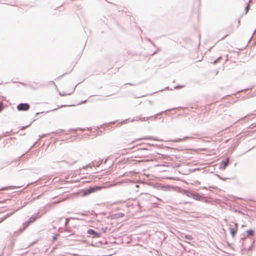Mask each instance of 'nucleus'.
I'll return each mask as SVG.
<instances>
[{
    "instance_id": "obj_12",
    "label": "nucleus",
    "mask_w": 256,
    "mask_h": 256,
    "mask_svg": "<svg viewBox=\"0 0 256 256\" xmlns=\"http://www.w3.org/2000/svg\"><path fill=\"white\" fill-rule=\"evenodd\" d=\"M228 35V34H226V35L224 36V37L222 38V39L226 37Z\"/></svg>"
},
{
    "instance_id": "obj_11",
    "label": "nucleus",
    "mask_w": 256,
    "mask_h": 256,
    "mask_svg": "<svg viewBox=\"0 0 256 256\" xmlns=\"http://www.w3.org/2000/svg\"><path fill=\"white\" fill-rule=\"evenodd\" d=\"M7 189V188H0V190H6Z\"/></svg>"
},
{
    "instance_id": "obj_9",
    "label": "nucleus",
    "mask_w": 256,
    "mask_h": 256,
    "mask_svg": "<svg viewBox=\"0 0 256 256\" xmlns=\"http://www.w3.org/2000/svg\"><path fill=\"white\" fill-rule=\"evenodd\" d=\"M185 238L186 239H188V240H192V237L190 236H186Z\"/></svg>"
},
{
    "instance_id": "obj_10",
    "label": "nucleus",
    "mask_w": 256,
    "mask_h": 256,
    "mask_svg": "<svg viewBox=\"0 0 256 256\" xmlns=\"http://www.w3.org/2000/svg\"><path fill=\"white\" fill-rule=\"evenodd\" d=\"M6 201H7V200H4L0 201V204H4V203H5Z\"/></svg>"
},
{
    "instance_id": "obj_13",
    "label": "nucleus",
    "mask_w": 256,
    "mask_h": 256,
    "mask_svg": "<svg viewBox=\"0 0 256 256\" xmlns=\"http://www.w3.org/2000/svg\"><path fill=\"white\" fill-rule=\"evenodd\" d=\"M195 196L197 197V196H193V198H195Z\"/></svg>"
},
{
    "instance_id": "obj_4",
    "label": "nucleus",
    "mask_w": 256,
    "mask_h": 256,
    "mask_svg": "<svg viewBox=\"0 0 256 256\" xmlns=\"http://www.w3.org/2000/svg\"><path fill=\"white\" fill-rule=\"evenodd\" d=\"M88 234L92 235L93 238H99L100 236V234L96 232L92 229H89L88 230Z\"/></svg>"
},
{
    "instance_id": "obj_14",
    "label": "nucleus",
    "mask_w": 256,
    "mask_h": 256,
    "mask_svg": "<svg viewBox=\"0 0 256 256\" xmlns=\"http://www.w3.org/2000/svg\"><path fill=\"white\" fill-rule=\"evenodd\" d=\"M138 162H142V160H138Z\"/></svg>"
},
{
    "instance_id": "obj_8",
    "label": "nucleus",
    "mask_w": 256,
    "mask_h": 256,
    "mask_svg": "<svg viewBox=\"0 0 256 256\" xmlns=\"http://www.w3.org/2000/svg\"><path fill=\"white\" fill-rule=\"evenodd\" d=\"M4 108V106L2 103L0 102V112H1Z\"/></svg>"
},
{
    "instance_id": "obj_3",
    "label": "nucleus",
    "mask_w": 256,
    "mask_h": 256,
    "mask_svg": "<svg viewBox=\"0 0 256 256\" xmlns=\"http://www.w3.org/2000/svg\"><path fill=\"white\" fill-rule=\"evenodd\" d=\"M238 231V224L236 223L234 224V226L230 228V232L232 237L234 236L236 232Z\"/></svg>"
},
{
    "instance_id": "obj_7",
    "label": "nucleus",
    "mask_w": 256,
    "mask_h": 256,
    "mask_svg": "<svg viewBox=\"0 0 256 256\" xmlns=\"http://www.w3.org/2000/svg\"><path fill=\"white\" fill-rule=\"evenodd\" d=\"M194 59L195 60V62H200L202 60V56H198V58H194Z\"/></svg>"
},
{
    "instance_id": "obj_2",
    "label": "nucleus",
    "mask_w": 256,
    "mask_h": 256,
    "mask_svg": "<svg viewBox=\"0 0 256 256\" xmlns=\"http://www.w3.org/2000/svg\"><path fill=\"white\" fill-rule=\"evenodd\" d=\"M30 106L27 103H22L17 106V109L19 111H26L30 109Z\"/></svg>"
},
{
    "instance_id": "obj_5",
    "label": "nucleus",
    "mask_w": 256,
    "mask_h": 256,
    "mask_svg": "<svg viewBox=\"0 0 256 256\" xmlns=\"http://www.w3.org/2000/svg\"><path fill=\"white\" fill-rule=\"evenodd\" d=\"M229 159L228 158L226 160L223 161L220 164V168H224L228 165V162Z\"/></svg>"
},
{
    "instance_id": "obj_1",
    "label": "nucleus",
    "mask_w": 256,
    "mask_h": 256,
    "mask_svg": "<svg viewBox=\"0 0 256 256\" xmlns=\"http://www.w3.org/2000/svg\"><path fill=\"white\" fill-rule=\"evenodd\" d=\"M116 184H109V185H108V186H95L94 187H92V188H90L86 190H85L83 194H82V196H84L88 194H89L91 193H92V192H96V191H98V190H102V188H108V187H110V186H115L116 185Z\"/></svg>"
},
{
    "instance_id": "obj_6",
    "label": "nucleus",
    "mask_w": 256,
    "mask_h": 256,
    "mask_svg": "<svg viewBox=\"0 0 256 256\" xmlns=\"http://www.w3.org/2000/svg\"><path fill=\"white\" fill-rule=\"evenodd\" d=\"M248 237L252 236L254 235V231L252 230H248L246 232Z\"/></svg>"
}]
</instances>
